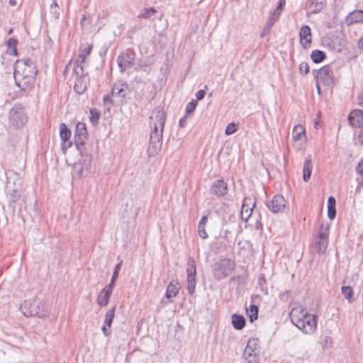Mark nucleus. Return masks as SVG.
<instances>
[{
    "mask_svg": "<svg viewBox=\"0 0 363 363\" xmlns=\"http://www.w3.org/2000/svg\"><path fill=\"white\" fill-rule=\"evenodd\" d=\"M74 136H82L83 138H88L86 125L84 123L79 122L77 123L75 127Z\"/></svg>",
    "mask_w": 363,
    "mask_h": 363,
    "instance_id": "32",
    "label": "nucleus"
},
{
    "mask_svg": "<svg viewBox=\"0 0 363 363\" xmlns=\"http://www.w3.org/2000/svg\"><path fill=\"white\" fill-rule=\"evenodd\" d=\"M312 72L315 80L321 82L324 86L331 87L335 84V79L331 65H326L318 70L313 69Z\"/></svg>",
    "mask_w": 363,
    "mask_h": 363,
    "instance_id": "5",
    "label": "nucleus"
},
{
    "mask_svg": "<svg viewBox=\"0 0 363 363\" xmlns=\"http://www.w3.org/2000/svg\"><path fill=\"white\" fill-rule=\"evenodd\" d=\"M84 62L77 60L74 62V73L77 77H87V73H85L82 64Z\"/></svg>",
    "mask_w": 363,
    "mask_h": 363,
    "instance_id": "35",
    "label": "nucleus"
},
{
    "mask_svg": "<svg viewBox=\"0 0 363 363\" xmlns=\"http://www.w3.org/2000/svg\"><path fill=\"white\" fill-rule=\"evenodd\" d=\"M328 245V238H322V235L317 236L314 243V249L318 255L325 252Z\"/></svg>",
    "mask_w": 363,
    "mask_h": 363,
    "instance_id": "20",
    "label": "nucleus"
},
{
    "mask_svg": "<svg viewBox=\"0 0 363 363\" xmlns=\"http://www.w3.org/2000/svg\"><path fill=\"white\" fill-rule=\"evenodd\" d=\"M111 294H112V293L102 289V290L101 291V293L99 294V295L98 296L97 303L100 306H106L109 302L110 297H111Z\"/></svg>",
    "mask_w": 363,
    "mask_h": 363,
    "instance_id": "27",
    "label": "nucleus"
},
{
    "mask_svg": "<svg viewBox=\"0 0 363 363\" xmlns=\"http://www.w3.org/2000/svg\"><path fill=\"white\" fill-rule=\"evenodd\" d=\"M207 221H208V215L206 216V215H203L200 221L199 222V225L198 226H203V227H206V225L207 223Z\"/></svg>",
    "mask_w": 363,
    "mask_h": 363,
    "instance_id": "60",
    "label": "nucleus"
},
{
    "mask_svg": "<svg viewBox=\"0 0 363 363\" xmlns=\"http://www.w3.org/2000/svg\"><path fill=\"white\" fill-rule=\"evenodd\" d=\"M210 192L217 197L224 196L228 192V184L223 179H217L212 183Z\"/></svg>",
    "mask_w": 363,
    "mask_h": 363,
    "instance_id": "13",
    "label": "nucleus"
},
{
    "mask_svg": "<svg viewBox=\"0 0 363 363\" xmlns=\"http://www.w3.org/2000/svg\"><path fill=\"white\" fill-rule=\"evenodd\" d=\"M178 284V283L174 284L173 282H170L168 284L165 291V297L167 298L175 297L178 294L179 290Z\"/></svg>",
    "mask_w": 363,
    "mask_h": 363,
    "instance_id": "28",
    "label": "nucleus"
},
{
    "mask_svg": "<svg viewBox=\"0 0 363 363\" xmlns=\"http://www.w3.org/2000/svg\"><path fill=\"white\" fill-rule=\"evenodd\" d=\"M153 62L150 60H140L135 67V71L140 72H147V68L152 67Z\"/></svg>",
    "mask_w": 363,
    "mask_h": 363,
    "instance_id": "36",
    "label": "nucleus"
},
{
    "mask_svg": "<svg viewBox=\"0 0 363 363\" xmlns=\"http://www.w3.org/2000/svg\"><path fill=\"white\" fill-rule=\"evenodd\" d=\"M50 8H51V11L56 16V18H57L58 16L60 15V12L56 10L57 9L59 8L57 2V1H54L51 4Z\"/></svg>",
    "mask_w": 363,
    "mask_h": 363,
    "instance_id": "55",
    "label": "nucleus"
},
{
    "mask_svg": "<svg viewBox=\"0 0 363 363\" xmlns=\"http://www.w3.org/2000/svg\"><path fill=\"white\" fill-rule=\"evenodd\" d=\"M187 290L188 293L191 295L194 294L196 288V262L194 258L189 257L187 261Z\"/></svg>",
    "mask_w": 363,
    "mask_h": 363,
    "instance_id": "9",
    "label": "nucleus"
},
{
    "mask_svg": "<svg viewBox=\"0 0 363 363\" xmlns=\"http://www.w3.org/2000/svg\"><path fill=\"white\" fill-rule=\"evenodd\" d=\"M292 138L294 142L300 141V144L306 142V131L301 125H296L294 126L292 133Z\"/></svg>",
    "mask_w": 363,
    "mask_h": 363,
    "instance_id": "21",
    "label": "nucleus"
},
{
    "mask_svg": "<svg viewBox=\"0 0 363 363\" xmlns=\"http://www.w3.org/2000/svg\"><path fill=\"white\" fill-rule=\"evenodd\" d=\"M72 145V141L69 140V139L67 140V144H65L64 142L62 143V149L65 152L66 150L69 148Z\"/></svg>",
    "mask_w": 363,
    "mask_h": 363,
    "instance_id": "61",
    "label": "nucleus"
},
{
    "mask_svg": "<svg viewBox=\"0 0 363 363\" xmlns=\"http://www.w3.org/2000/svg\"><path fill=\"white\" fill-rule=\"evenodd\" d=\"M198 104L197 100L192 99L186 106V115L192 113Z\"/></svg>",
    "mask_w": 363,
    "mask_h": 363,
    "instance_id": "48",
    "label": "nucleus"
},
{
    "mask_svg": "<svg viewBox=\"0 0 363 363\" xmlns=\"http://www.w3.org/2000/svg\"><path fill=\"white\" fill-rule=\"evenodd\" d=\"M15 80V84L21 91H29L33 89L35 84V79L23 77V76H13Z\"/></svg>",
    "mask_w": 363,
    "mask_h": 363,
    "instance_id": "16",
    "label": "nucleus"
},
{
    "mask_svg": "<svg viewBox=\"0 0 363 363\" xmlns=\"http://www.w3.org/2000/svg\"><path fill=\"white\" fill-rule=\"evenodd\" d=\"M255 204L256 202L255 199L250 197H246L244 199L240 212L242 220L247 221V220L252 216V211L255 206Z\"/></svg>",
    "mask_w": 363,
    "mask_h": 363,
    "instance_id": "15",
    "label": "nucleus"
},
{
    "mask_svg": "<svg viewBox=\"0 0 363 363\" xmlns=\"http://www.w3.org/2000/svg\"><path fill=\"white\" fill-rule=\"evenodd\" d=\"M116 306H113L111 308L107 311L105 315L104 323L108 325V328L111 327L112 323L115 317Z\"/></svg>",
    "mask_w": 363,
    "mask_h": 363,
    "instance_id": "34",
    "label": "nucleus"
},
{
    "mask_svg": "<svg viewBox=\"0 0 363 363\" xmlns=\"http://www.w3.org/2000/svg\"><path fill=\"white\" fill-rule=\"evenodd\" d=\"M60 136L62 142H64L65 144H67V140L71 137V130L64 123H62L60 125Z\"/></svg>",
    "mask_w": 363,
    "mask_h": 363,
    "instance_id": "29",
    "label": "nucleus"
},
{
    "mask_svg": "<svg viewBox=\"0 0 363 363\" xmlns=\"http://www.w3.org/2000/svg\"><path fill=\"white\" fill-rule=\"evenodd\" d=\"M274 23L270 22L269 21H267L265 26L264 27L262 31L260 33V38H264L265 35H267L273 26Z\"/></svg>",
    "mask_w": 363,
    "mask_h": 363,
    "instance_id": "49",
    "label": "nucleus"
},
{
    "mask_svg": "<svg viewBox=\"0 0 363 363\" xmlns=\"http://www.w3.org/2000/svg\"><path fill=\"white\" fill-rule=\"evenodd\" d=\"M355 169L357 174H363V159L358 163Z\"/></svg>",
    "mask_w": 363,
    "mask_h": 363,
    "instance_id": "58",
    "label": "nucleus"
},
{
    "mask_svg": "<svg viewBox=\"0 0 363 363\" xmlns=\"http://www.w3.org/2000/svg\"><path fill=\"white\" fill-rule=\"evenodd\" d=\"M348 121L352 127L363 128V110L352 111L348 116Z\"/></svg>",
    "mask_w": 363,
    "mask_h": 363,
    "instance_id": "18",
    "label": "nucleus"
},
{
    "mask_svg": "<svg viewBox=\"0 0 363 363\" xmlns=\"http://www.w3.org/2000/svg\"><path fill=\"white\" fill-rule=\"evenodd\" d=\"M259 352L257 341L255 339H250L243 352L242 357L248 360V363H257Z\"/></svg>",
    "mask_w": 363,
    "mask_h": 363,
    "instance_id": "10",
    "label": "nucleus"
},
{
    "mask_svg": "<svg viewBox=\"0 0 363 363\" xmlns=\"http://www.w3.org/2000/svg\"><path fill=\"white\" fill-rule=\"evenodd\" d=\"M311 58L314 63H320L326 58V54L323 50H314L311 52Z\"/></svg>",
    "mask_w": 363,
    "mask_h": 363,
    "instance_id": "30",
    "label": "nucleus"
},
{
    "mask_svg": "<svg viewBox=\"0 0 363 363\" xmlns=\"http://www.w3.org/2000/svg\"><path fill=\"white\" fill-rule=\"evenodd\" d=\"M81 155V158L77 162H76L74 166V172L79 177H82L83 174L85 172L89 170L91 166L92 162V155L86 151V150H83V152H79Z\"/></svg>",
    "mask_w": 363,
    "mask_h": 363,
    "instance_id": "8",
    "label": "nucleus"
},
{
    "mask_svg": "<svg viewBox=\"0 0 363 363\" xmlns=\"http://www.w3.org/2000/svg\"><path fill=\"white\" fill-rule=\"evenodd\" d=\"M314 6V9L311 11V13L316 14L320 13L326 5V0H308L306 3L307 7Z\"/></svg>",
    "mask_w": 363,
    "mask_h": 363,
    "instance_id": "25",
    "label": "nucleus"
},
{
    "mask_svg": "<svg viewBox=\"0 0 363 363\" xmlns=\"http://www.w3.org/2000/svg\"><path fill=\"white\" fill-rule=\"evenodd\" d=\"M300 43L304 49H307L311 46L312 41L311 30V28L304 25L301 26L299 31Z\"/></svg>",
    "mask_w": 363,
    "mask_h": 363,
    "instance_id": "19",
    "label": "nucleus"
},
{
    "mask_svg": "<svg viewBox=\"0 0 363 363\" xmlns=\"http://www.w3.org/2000/svg\"><path fill=\"white\" fill-rule=\"evenodd\" d=\"M238 129V123H235L234 122L230 123L225 128V134L226 135H230L235 133Z\"/></svg>",
    "mask_w": 363,
    "mask_h": 363,
    "instance_id": "44",
    "label": "nucleus"
},
{
    "mask_svg": "<svg viewBox=\"0 0 363 363\" xmlns=\"http://www.w3.org/2000/svg\"><path fill=\"white\" fill-rule=\"evenodd\" d=\"M38 70L36 64L30 58L18 60L14 65L13 76L35 78Z\"/></svg>",
    "mask_w": 363,
    "mask_h": 363,
    "instance_id": "4",
    "label": "nucleus"
},
{
    "mask_svg": "<svg viewBox=\"0 0 363 363\" xmlns=\"http://www.w3.org/2000/svg\"><path fill=\"white\" fill-rule=\"evenodd\" d=\"M88 138H83L82 136H74V143L76 147L79 152H83V150H86L84 147L86 140Z\"/></svg>",
    "mask_w": 363,
    "mask_h": 363,
    "instance_id": "40",
    "label": "nucleus"
},
{
    "mask_svg": "<svg viewBox=\"0 0 363 363\" xmlns=\"http://www.w3.org/2000/svg\"><path fill=\"white\" fill-rule=\"evenodd\" d=\"M129 90L128 83L124 80H117L111 89V96L125 99Z\"/></svg>",
    "mask_w": 363,
    "mask_h": 363,
    "instance_id": "14",
    "label": "nucleus"
},
{
    "mask_svg": "<svg viewBox=\"0 0 363 363\" xmlns=\"http://www.w3.org/2000/svg\"><path fill=\"white\" fill-rule=\"evenodd\" d=\"M135 52L133 49H127L121 52L117 57V63L120 72L123 73L126 69L133 67L135 61Z\"/></svg>",
    "mask_w": 363,
    "mask_h": 363,
    "instance_id": "6",
    "label": "nucleus"
},
{
    "mask_svg": "<svg viewBox=\"0 0 363 363\" xmlns=\"http://www.w3.org/2000/svg\"><path fill=\"white\" fill-rule=\"evenodd\" d=\"M285 4H286V1L285 0H279V4H278L277 8H278V10H282L283 11L284 9Z\"/></svg>",
    "mask_w": 363,
    "mask_h": 363,
    "instance_id": "63",
    "label": "nucleus"
},
{
    "mask_svg": "<svg viewBox=\"0 0 363 363\" xmlns=\"http://www.w3.org/2000/svg\"><path fill=\"white\" fill-rule=\"evenodd\" d=\"M205 228L203 226H198V234L201 239H206L208 236Z\"/></svg>",
    "mask_w": 363,
    "mask_h": 363,
    "instance_id": "52",
    "label": "nucleus"
},
{
    "mask_svg": "<svg viewBox=\"0 0 363 363\" xmlns=\"http://www.w3.org/2000/svg\"><path fill=\"white\" fill-rule=\"evenodd\" d=\"M26 316H38L39 318L46 317L48 312L46 305L43 301L33 300L29 303L28 311L23 313Z\"/></svg>",
    "mask_w": 363,
    "mask_h": 363,
    "instance_id": "11",
    "label": "nucleus"
},
{
    "mask_svg": "<svg viewBox=\"0 0 363 363\" xmlns=\"http://www.w3.org/2000/svg\"><path fill=\"white\" fill-rule=\"evenodd\" d=\"M292 323L305 333H311L316 328L317 316L308 313L303 309H293L291 312Z\"/></svg>",
    "mask_w": 363,
    "mask_h": 363,
    "instance_id": "1",
    "label": "nucleus"
},
{
    "mask_svg": "<svg viewBox=\"0 0 363 363\" xmlns=\"http://www.w3.org/2000/svg\"><path fill=\"white\" fill-rule=\"evenodd\" d=\"M258 306L255 304H250V308L247 309V313L248 314L249 320L250 323H253L258 318Z\"/></svg>",
    "mask_w": 363,
    "mask_h": 363,
    "instance_id": "33",
    "label": "nucleus"
},
{
    "mask_svg": "<svg viewBox=\"0 0 363 363\" xmlns=\"http://www.w3.org/2000/svg\"><path fill=\"white\" fill-rule=\"evenodd\" d=\"M90 116L89 121L93 125H96L99 123V120L101 117V113L99 110L95 108H92L89 111Z\"/></svg>",
    "mask_w": 363,
    "mask_h": 363,
    "instance_id": "38",
    "label": "nucleus"
},
{
    "mask_svg": "<svg viewBox=\"0 0 363 363\" xmlns=\"http://www.w3.org/2000/svg\"><path fill=\"white\" fill-rule=\"evenodd\" d=\"M312 172V158L308 155L306 157L303 167V179L308 182L311 176Z\"/></svg>",
    "mask_w": 363,
    "mask_h": 363,
    "instance_id": "24",
    "label": "nucleus"
},
{
    "mask_svg": "<svg viewBox=\"0 0 363 363\" xmlns=\"http://www.w3.org/2000/svg\"><path fill=\"white\" fill-rule=\"evenodd\" d=\"M206 95V91L203 89H200L196 93V97L197 101L202 100Z\"/></svg>",
    "mask_w": 363,
    "mask_h": 363,
    "instance_id": "57",
    "label": "nucleus"
},
{
    "mask_svg": "<svg viewBox=\"0 0 363 363\" xmlns=\"http://www.w3.org/2000/svg\"><path fill=\"white\" fill-rule=\"evenodd\" d=\"M341 292L345 298L348 301L349 303L353 302V294L354 291L350 286H342L341 288Z\"/></svg>",
    "mask_w": 363,
    "mask_h": 363,
    "instance_id": "37",
    "label": "nucleus"
},
{
    "mask_svg": "<svg viewBox=\"0 0 363 363\" xmlns=\"http://www.w3.org/2000/svg\"><path fill=\"white\" fill-rule=\"evenodd\" d=\"M187 116H184V117H182V118H180L179 121V127L180 128H184L186 125V120H187Z\"/></svg>",
    "mask_w": 363,
    "mask_h": 363,
    "instance_id": "62",
    "label": "nucleus"
},
{
    "mask_svg": "<svg viewBox=\"0 0 363 363\" xmlns=\"http://www.w3.org/2000/svg\"><path fill=\"white\" fill-rule=\"evenodd\" d=\"M245 324L246 320L243 315L237 313L232 315V325L235 330H240L243 329Z\"/></svg>",
    "mask_w": 363,
    "mask_h": 363,
    "instance_id": "26",
    "label": "nucleus"
},
{
    "mask_svg": "<svg viewBox=\"0 0 363 363\" xmlns=\"http://www.w3.org/2000/svg\"><path fill=\"white\" fill-rule=\"evenodd\" d=\"M282 11V10H278V8H276L270 13L268 21L274 24V23L279 18Z\"/></svg>",
    "mask_w": 363,
    "mask_h": 363,
    "instance_id": "42",
    "label": "nucleus"
},
{
    "mask_svg": "<svg viewBox=\"0 0 363 363\" xmlns=\"http://www.w3.org/2000/svg\"><path fill=\"white\" fill-rule=\"evenodd\" d=\"M286 203V201L282 195L276 194L271 201L267 202L266 205L272 213H279L284 211Z\"/></svg>",
    "mask_w": 363,
    "mask_h": 363,
    "instance_id": "12",
    "label": "nucleus"
},
{
    "mask_svg": "<svg viewBox=\"0 0 363 363\" xmlns=\"http://www.w3.org/2000/svg\"><path fill=\"white\" fill-rule=\"evenodd\" d=\"M336 200L335 197L330 196L328 199V208H335Z\"/></svg>",
    "mask_w": 363,
    "mask_h": 363,
    "instance_id": "56",
    "label": "nucleus"
},
{
    "mask_svg": "<svg viewBox=\"0 0 363 363\" xmlns=\"http://www.w3.org/2000/svg\"><path fill=\"white\" fill-rule=\"evenodd\" d=\"M301 74L306 75L309 72V65L306 62H302L299 65Z\"/></svg>",
    "mask_w": 363,
    "mask_h": 363,
    "instance_id": "50",
    "label": "nucleus"
},
{
    "mask_svg": "<svg viewBox=\"0 0 363 363\" xmlns=\"http://www.w3.org/2000/svg\"><path fill=\"white\" fill-rule=\"evenodd\" d=\"M357 103L360 106L363 107V92H361L357 96Z\"/></svg>",
    "mask_w": 363,
    "mask_h": 363,
    "instance_id": "64",
    "label": "nucleus"
},
{
    "mask_svg": "<svg viewBox=\"0 0 363 363\" xmlns=\"http://www.w3.org/2000/svg\"><path fill=\"white\" fill-rule=\"evenodd\" d=\"M18 44V40L16 38H10L6 43L7 45V50L6 53L16 56L18 55V51L16 48V45Z\"/></svg>",
    "mask_w": 363,
    "mask_h": 363,
    "instance_id": "31",
    "label": "nucleus"
},
{
    "mask_svg": "<svg viewBox=\"0 0 363 363\" xmlns=\"http://www.w3.org/2000/svg\"><path fill=\"white\" fill-rule=\"evenodd\" d=\"M235 262L228 257L220 259L212 265V274L217 281H220L230 274L235 269Z\"/></svg>",
    "mask_w": 363,
    "mask_h": 363,
    "instance_id": "3",
    "label": "nucleus"
},
{
    "mask_svg": "<svg viewBox=\"0 0 363 363\" xmlns=\"http://www.w3.org/2000/svg\"><path fill=\"white\" fill-rule=\"evenodd\" d=\"M258 284L260 287V290L264 292L265 294H267V280L264 274H260L258 279Z\"/></svg>",
    "mask_w": 363,
    "mask_h": 363,
    "instance_id": "43",
    "label": "nucleus"
},
{
    "mask_svg": "<svg viewBox=\"0 0 363 363\" xmlns=\"http://www.w3.org/2000/svg\"><path fill=\"white\" fill-rule=\"evenodd\" d=\"M116 280H117L116 279L111 278L110 283L103 289L112 293L113 289L115 286Z\"/></svg>",
    "mask_w": 363,
    "mask_h": 363,
    "instance_id": "53",
    "label": "nucleus"
},
{
    "mask_svg": "<svg viewBox=\"0 0 363 363\" xmlns=\"http://www.w3.org/2000/svg\"><path fill=\"white\" fill-rule=\"evenodd\" d=\"M328 216L330 220H333L336 216V208H328Z\"/></svg>",
    "mask_w": 363,
    "mask_h": 363,
    "instance_id": "54",
    "label": "nucleus"
},
{
    "mask_svg": "<svg viewBox=\"0 0 363 363\" xmlns=\"http://www.w3.org/2000/svg\"><path fill=\"white\" fill-rule=\"evenodd\" d=\"M87 77H77L74 90L78 94H82L87 89Z\"/></svg>",
    "mask_w": 363,
    "mask_h": 363,
    "instance_id": "22",
    "label": "nucleus"
},
{
    "mask_svg": "<svg viewBox=\"0 0 363 363\" xmlns=\"http://www.w3.org/2000/svg\"><path fill=\"white\" fill-rule=\"evenodd\" d=\"M156 13V10L153 7L145 9L144 11L138 16V18H149Z\"/></svg>",
    "mask_w": 363,
    "mask_h": 363,
    "instance_id": "45",
    "label": "nucleus"
},
{
    "mask_svg": "<svg viewBox=\"0 0 363 363\" xmlns=\"http://www.w3.org/2000/svg\"><path fill=\"white\" fill-rule=\"evenodd\" d=\"M162 133L157 130V127H154L150 133L149 146L147 152L150 157L157 155L162 148Z\"/></svg>",
    "mask_w": 363,
    "mask_h": 363,
    "instance_id": "7",
    "label": "nucleus"
},
{
    "mask_svg": "<svg viewBox=\"0 0 363 363\" xmlns=\"http://www.w3.org/2000/svg\"><path fill=\"white\" fill-rule=\"evenodd\" d=\"M122 264H123V261L121 260L116 266H115V268H114V270H113V275H112V277L111 278H113V279H118V275H119V272H120V270H121V266H122Z\"/></svg>",
    "mask_w": 363,
    "mask_h": 363,
    "instance_id": "51",
    "label": "nucleus"
},
{
    "mask_svg": "<svg viewBox=\"0 0 363 363\" xmlns=\"http://www.w3.org/2000/svg\"><path fill=\"white\" fill-rule=\"evenodd\" d=\"M93 45L91 44L88 45L87 47L81 49V52L78 55L77 60H80V62H85V60L87 56L91 54L92 50Z\"/></svg>",
    "mask_w": 363,
    "mask_h": 363,
    "instance_id": "39",
    "label": "nucleus"
},
{
    "mask_svg": "<svg viewBox=\"0 0 363 363\" xmlns=\"http://www.w3.org/2000/svg\"><path fill=\"white\" fill-rule=\"evenodd\" d=\"M101 330H102L104 335L106 337L110 335V334L111 333V328H108V325H106L105 323H104V325L102 326Z\"/></svg>",
    "mask_w": 363,
    "mask_h": 363,
    "instance_id": "59",
    "label": "nucleus"
},
{
    "mask_svg": "<svg viewBox=\"0 0 363 363\" xmlns=\"http://www.w3.org/2000/svg\"><path fill=\"white\" fill-rule=\"evenodd\" d=\"M155 116H150V119L152 120L154 118L155 122L153 124V128L157 127V130L163 133L165 121H166V113L162 108L157 106L153 111Z\"/></svg>",
    "mask_w": 363,
    "mask_h": 363,
    "instance_id": "17",
    "label": "nucleus"
},
{
    "mask_svg": "<svg viewBox=\"0 0 363 363\" xmlns=\"http://www.w3.org/2000/svg\"><path fill=\"white\" fill-rule=\"evenodd\" d=\"M111 94H107L106 95L104 96L103 97V103H104V106L106 107V110L107 111H109L111 106H113V101L111 99Z\"/></svg>",
    "mask_w": 363,
    "mask_h": 363,
    "instance_id": "46",
    "label": "nucleus"
},
{
    "mask_svg": "<svg viewBox=\"0 0 363 363\" xmlns=\"http://www.w3.org/2000/svg\"><path fill=\"white\" fill-rule=\"evenodd\" d=\"M346 23L348 25H352L356 23H363V11L362 10H355L351 13L346 17Z\"/></svg>",
    "mask_w": 363,
    "mask_h": 363,
    "instance_id": "23",
    "label": "nucleus"
},
{
    "mask_svg": "<svg viewBox=\"0 0 363 363\" xmlns=\"http://www.w3.org/2000/svg\"><path fill=\"white\" fill-rule=\"evenodd\" d=\"M9 194L10 196V203H15L20 198L21 193L20 191L17 189H13L12 190H10L9 187Z\"/></svg>",
    "mask_w": 363,
    "mask_h": 363,
    "instance_id": "41",
    "label": "nucleus"
},
{
    "mask_svg": "<svg viewBox=\"0 0 363 363\" xmlns=\"http://www.w3.org/2000/svg\"><path fill=\"white\" fill-rule=\"evenodd\" d=\"M329 229L330 225L328 223L326 225L322 223L318 232L317 236H320L321 235L322 238H329Z\"/></svg>",
    "mask_w": 363,
    "mask_h": 363,
    "instance_id": "47",
    "label": "nucleus"
},
{
    "mask_svg": "<svg viewBox=\"0 0 363 363\" xmlns=\"http://www.w3.org/2000/svg\"><path fill=\"white\" fill-rule=\"evenodd\" d=\"M28 121V116L25 106L16 103L11 108L8 115L9 127L13 130L22 128Z\"/></svg>",
    "mask_w": 363,
    "mask_h": 363,
    "instance_id": "2",
    "label": "nucleus"
}]
</instances>
